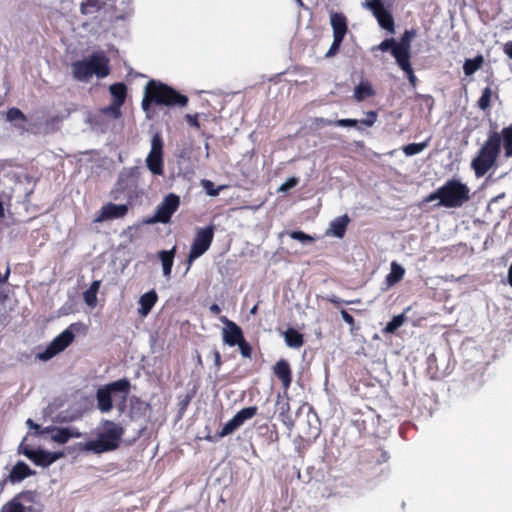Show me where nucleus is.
Segmentation results:
<instances>
[{
    "mask_svg": "<svg viewBox=\"0 0 512 512\" xmlns=\"http://www.w3.org/2000/svg\"><path fill=\"white\" fill-rule=\"evenodd\" d=\"M188 101L186 95L179 93L173 87L151 79L145 85L141 106L148 114L152 106L185 107Z\"/></svg>",
    "mask_w": 512,
    "mask_h": 512,
    "instance_id": "f257e3e1",
    "label": "nucleus"
},
{
    "mask_svg": "<svg viewBox=\"0 0 512 512\" xmlns=\"http://www.w3.org/2000/svg\"><path fill=\"white\" fill-rule=\"evenodd\" d=\"M72 72L75 79L87 81L92 75L104 78L109 75V58L103 51L92 53L87 59L72 63Z\"/></svg>",
    "mask_w": 512,
    "mask_h": 512,
    "instance_id": "f03ea898",
    "label": "nucleus"
},
{
    "mask_svg": "<svg viewBox=\"0 0 512 512\" xmlns=\"http://www.w3.org/2000/svg\"><path fill=\"white\" fill-rule=\"evenodd\" d=\"M500 155V139L496 133H488L486 141L471 162L477 177L484 176L495 164Z\"/></svg>",
    "mask_w": 512,
    "mask_h": 512,
    "instance_id": "7ed1b4c3",
    "label": "nucleus"
},
{
    "mask_svg": "<svg viewBox=\"0 0 512 512\" xmlns=\"http://www.w3.org/2000/svg\"><path fill=\"white\" fill-rule=\"evenodd\" d=\"M123 435V427L113 421L106 420L104 422V430L99 433L95 440L86 442L84 449L96 454L113 451L119 447Z\"/></svg>",
    "mask_w": 512,
    "mask_h": 512,
    "instance_id": "20e7f679",
    "label": "nucleus"
},
{
    "mask_svg": "<svg viewBox=\"0 0 512 512\" xmlns=\"http://www.w3.org/2000/svg\"><path fill=\"white\" fill-rule=\"evenodd\" d=\"M87 330V325L82 322H75L70 324L64 331H62L50 342V344L43 352L37 355V358L42 361H47L53 358L73 343L75 334H86Z\"/></svg>",
    "mask_w": 512,
    "mask_h": 512,
    "instance_id": "39448f33",
    "label": "nucleus"
},
{
    "mask_svg": "<svg viewBox=\"0 0 512 512\" xmlns=\"http://www.w3.org/2000/svg\"><path fill=\"white\" fill-rule=\"evenodd\" d=\"M441 206L446 208L461 207L470 198L469 187L458 179H450L439 187Z\"/></svg>",
    "mask_w": 512,
    "mask_h": 512,
    "instance_id": "423d86ee",
    "label": "nucleus"
},
{
    "mask_svg": "<svg viewBox=\"0 0 512 512\" xmlns=\"http://www.w3.org/2000/svg\"><path fill=\"white\" fill-rule=\"evenodd\" d=\"M131 383L127 378H122L100 387L96 392L97 407L102 413L110 412L113 408L112 395L123 394V400H127Z\"/></svg>",
    "mask_w": 512,
    "mask_h": 512,
    "instance_id": "0eeeda50",
    "label": "nucleus"
},
{
    "mask_svg": "<svg viewBox=\"0 0 512 512\" xmlns=\"http://www.w3.org/2000/svg\"><path fill=\"white\" fill-rule=\"evenodd\" d=\"M0 512H42L39 494L33 490H23L6 502Z\"/></svg>",
    "mask_w": 512,
    "mask_h": 512,
    "instance_id": "6e6552de",
    "label": "nucleus"
},
{
    "mask_svg": "<svg viewBox=\"0 0 512 512\" xmlns=\"http://www.w3.org/2000/svg\"><path fill=\"white\" fill-rule=\"evenodd\" d=\"M214 230L213 225H208L197 230L187 256V270H189L196 259L201 257L210 248L214 239Z\"/></svg>",
    "mask_w": 512,
    "mask_h": 512,
    "instance_id": "1a4fd4ad",
    "label": "nucleus"
},
{
    "mask_svg": "<svg viewBox=\"0 0 512 512\" xmlns=\"http://www.w3.org/2000/svg\"><path fill=\"white\" fill-rule=\"evenodd\" d=\"M164 143L160 133H155L151 139V150L146 158L149 171L157 176L164 175Z\"/></svg>",
    "mask_w": 512,
    "mask_h": 512,
    "instance_id": "9d476101",
    "label": "nucleus"
},
{
    "mask_svg": "<svg viewBox=\"0 0 512 512\" xmlns=\"http://www.w3.org/2000/svg\"><path fill=\"white\" fill-rule=\"evenodd\" d=\"M179 206L180 197L174 193H169L163 198L162 202L157 206L154 216L149 218L146 221V223H169L172 215L178 210Z\"/></svg>",
    "mask_w": 512,
    "mask_h": 512,
    "instance_id": "9b49d317",
    "label": "nucleus"
},
{
    "mask_svg": "<svg viewBox=\"0 0 512 512\" xmlns=\"http://www.w3.org/2000/svg\"><path fill=\"white\" fill-rule=\"evenodd\" d=\"M19 453L23 454L36 466L49 467L64 456L63 452H51L43 449H32L27 445L19 446Z\"/></svg>",
    "mask_w": 512,
    "mask_h": 512,
    "instance_id": "f8f14e48",
    "label": "nucleus"
},
{
    "mask_svg": "<svg viewBox=\"0 0 512 512\" xmlns=\"http://www.w3.org/2000/svg\"><path fill=\"white\" fill-rule=\"evenodd\" d=\"M220 321L224 324L221 333L223 342L230 347L236 346L244 337L242 328L226 316H221Z\"/></svg>",
    "mask_w": 512,
    "mask_h": 512,
    "instance_id": "ddd939ff",
    "label": "nucleus"
},
{
    "mask_svg": "<svg viewBox=\"0 0 512 512\" xmlns=\"http://www.w3.org/2000/svg\"><path fill=\"white\" fill-rule=\"evenodd\" d=\"M128 205L127 204H115L109 202L103 205L94 219V222L100 223L107 220L123 218L128 213Z\"/></svg>",
    "mask_w": 512,
    "mask_h": 512,
    "instance_id": "4468645a",
    "label": "nucleus"
},
{
    "mask_svg": "<svg viewBox=\"0 0 512 512\" xmlns=\"http://www.w3.org/2000/svg\"><path fill=\"white\" fill-rule=\"evenodd\" d=\"M414 35V30H406L404 34L401 36L400 41H396L397 46L394 49V58L396 61L411 59V40L414 37Z\"/></svg>",
    "mask_w": 512,
    "mask_h": 512,
    "instance_id": "2eb2a0df",
    "label": "nucleus"
},
{
    "mask_svg": "<svg viewBox=\"0 0 512 512\" xmlns=\"http://www.w3.org/2000/svg\"><path fill=\"white\" fill-rule=\"evenodd\" d=\"M273 373L281 381L283 389L287 391L292 383V370L289 362L285 359L278 360L273 366Z\"/></svg>",
    "mask_w": 512,
    "mask_h": 512,
    "instance_id": "dca6fc26",
    "label": "nucleus"
},
{
    "mask_svg": "<svg viewBox=\"0 0 512 512\" xmlns=\"http://www.w3.org/2000/svg\"><path fill=\"white\" fill-rule=\"evenodd\" d=\"M35 471H33L25 462L18 461L11 469L10 474L8 475V480L12 484L19 483L26 479L27 477L33 476Z\"/></svg>",
    "mask_w": 512,
    "mask_h": 512,
    "instance_id": "f3484780",
    "label": "nucleus"
},
{
    "mask_svg": "<svg viewBox=\"0 0 512 512\" xmlns=\"http://www.w3.org/2000/svg\"><path fill=\"white\" fill-rule=\"evenodd\" d=\"M157 301L158 295L155 290H150L141 295L139 299L138 314L141 317H146L151 312Z\"/></svg>",
    "mask_w": 512,
    "mask_h": 512,
    "instance_id": "a211bd4d",
    "label": "nucleus"
},
{
    "mask_svg": "<svg viewBox=\"0 0 512 512\" xmlns=\"http://www.w3.org/2000/svg\"><path fill=\"white\" fill-rule=\"evenodd\" d=\"M330 23L333 29V36L344 38L347 31V18L344 14L333 12L330 17Z\"/></svg>",
    "mask_w": 512,
    "mask_h": 512,
    "instance_id": "6ab92c4d",
    "label": "nucleus"
},
{
    "mask_svg": "<svg viewBox=\"0 0 512 512\" xmlns=\"http://www.w3.org/2000/svg\"><path fill=\"white\" fill-rule=\"evenodd\" d=\"M489 133H496L500 139V147L503 146L504 156L512 157V124L504 127L501 132L491 130Z\"/></svg>",
    "mask_w": 512,
    "mask_h": 512,
    "instance_id": "aec40b11",
    "label": "nucleus"
},
{
    "mask_svg": "<svg viewBox=\"0 0 512 512\" xmlns=\"http://www.w3.org/2000/svg\"><path fill=\"white\" fill-rule=\"evenodd\" d=\"M175 254L176 246H173L170 250H161L158 252V257L162 263L163 275L166 279L171 278Z\"/></svg>",
    "mask_w": 512,
    "mask_h": 512,
    "instance_id": "412c9836",
    "label": "nucleus"
},
{
    "mask_svg": "<svg viewBox=\"0 0 512 512\" xmlns=\"http://www.w3.org/2000/svg\"><path fill=\"white\" fill-rule=\"evenodd\" d=\"M349 222L350 219L347 215L337 217L330 223V228L328 229L327 234H331L337 238H343Z\"/></svg>",
    "mask_w": 512,
    "mask_h": 512,
    "instance_id": "4be33fe9",
    "label": "nucleus"
},
{
    "mask_svg": "<svg viewBox=\"0 0 512 512\" xmlns=\"http://www.w3.org/2000/svg\"><path fill=\"white\" fill-rule=\"evenodd\" d=\"M81 433L74 428H59L54 429L51 439L59 444L67 443L71 438H79Z\"/></svg>",
    "mask_w": 512,
    "mask_h": 512,
    "instance_id": "5701e85b",
    "label": "nucleus"
},
{
    "mask_svg": "<svg viewBox=\"0 0 512 512\" xmlns=\"http://www.w3.org/2000/svg\"><path fill=\"white\" fill-rule=\"evenodd\" d=\"M284 340L288 347L299 349L304 345V336L294 328H288L284 332Z\"/></svg>",
    "mask_w": 512,
    "mask_h": 512,
    "instance_id": "b1692460",
    "label": "nucleus"
},
{
    "mask_svg": "<svg viewBox=\"0 0 512 512\" xmlns=\"http://www.w3.org/2000/svg\"><path fill=\"white\" fill-rule=\"evenodd\" d=\"M240 426L241 424L239 423V421H237V418L234 416L223 426L221 431L217 432L214 436H207L206 439L211 442H216L219 439L232 434Z\"/></svg>",
    "mask_w": 512,
    "mask_h": 512,
    "instance_id": "393cba45",
    "label": "nucleus"
},
{
    "mask_svg": "<svg viewBox=\"0 0 512 512\" xmlns=\"http://www.w3.org/2000/svg\"><path fill=\"white\" fill-rule=\"evenodd\" d=\"M109 91L113 102H116L117 105H123L125 103L127 97V87L123 82L110 85Z\"/></svg>",
    "mask_w": 512,
    "mask_h": 512,
    "instance_id": "a878e982",
    "label": "nucleus"
},
{
    "mask_svg": "<svg viewBox=\"0 0 512 512\" xmlns=\"http://www.w3.org/2000/svg\"><path fill=\"white\" fill-rule=\"evenodd\" d=\"M404 274H405V269L401 265H399L397 262L393 261L391 263V271L386 276V279H385L386 284L389 287L396 285L398 282H400L403 279Z\"/></svg>",
    "mask_w": 512,
    "mask_h": 512,
    "instance_id": "bb28decb",
    "label": "nucleus"
},
{
    "mask_svg": "<svg viewBox=\"0 0 512 512\" xmlns=\"http://www.w3.org/2000/svg\"><path fill=\"white\" fill-rule=\"evenodd\" d=\"M375 95L372 85L368 81H361L354 91V98L356 101L361 102L368 97Z\"/></svg>",
    "mask_w": 512,
    "mask_h": 512,
    "instance_id": "cd10ccee",
    "label": "nucleus"
},
{
    "mask_svg": "<svg viewBox=\"0 0 512 512\" xmlns=\"http://www.w3.org/2000/svg\"><path fill=\"white\" fill-rule=\"evenodd\" d=\"M100 288V281H93L90 287L83 293V299L85 303L94 308L97 305V293Z\"/></svg>",
    "mask_w": 512,
    "mask_h": 512,
    "instance_id": "c85d7f7f",
    "label": "nucleus"
},
{
    "mask_svg": "<svg viewBox=\"0 0 512 512\" xmlns=\"http://www.w3.org/2000/svg\"><path fill=\"white\" fill-rule=\"evenodd\" d=\"M484 63L482 55H477L473 59H466L463 64V71L466 76H471L477 70H479Z\"/></svg>",
    "mask_w": 512,
    "mask_h": 512,
    "instance_id": "c756f323",
    "label": "nucleus"
},
{
    "mask_svg": "<svg viewBox=\"0 0 512 512\" xmlns=\"http://www.w3.org/2000/svg\"><path fill=\"white\" fill-rule=\"evenodd\" d=\"M397 65L405 72L408 81L412 87H416L417 85V77L414 74V70L411 65V59L396 61Z\"/></svg>",
    "mask_w": 512,
    "mask_h": 512,
    "instance_id": "7c9ffc66",
    "label": "nucleus"
},
{
    "mask_svg": "<svg viewBox=\"0 0 512 512\" xmlns=\"http://www.w3.org/2000/svg\"><path fill=\"white\" fill-rule=\"evenodd\" d=\"M279 405V417L281 418L282 422L287 425L291 426L293 424L289 412H290V404H289V398H286L285 400L282 399L281 401H278Z\"/></svg>",
    "mask_w": 512,
    "mask_h": 512,
    "instance_id": "2f4dec72",
    "label": "nucleus"
},
{
    "mask_svg": "<svg viewBox=\"0 0 512 512\" xmlns=\"http://www.w3.org/2000/svg\"><path fill=\"white\" fill-rule=\"evenodd\" d=\"M491 99H492V89H491V87L487 86L482 90V94L477 101L478 108L482 111L488 110L491 106Z\"/></svg>",
    "mask_w": 512,
    "mask_h": 512,
    "instance_id": "473e14b6",
    "label": "nucleus"
},
{
    "mask_svg": "<svg viewBox=\"0 0 512 512\" xmlns=\"http://www.w3.org/2000/svg\"><path fill=\"white\" fill-rule=\"evenodd\" d=\"M405 322L404 314H399L394 316L391 321L387 323L385 328L383 329V333L385 334H393L396 332L398 328H400Z\"/></svg>",
    "mask_w": 512,
    "mask_h": 512,
    "instance_id": "72a5a7b5",
    "label": "nucleus"
},
{
    "mask_svg": "<svg viewBox=\"0 0 512 512\" xmlns=\"http://www.w3.org/2000/svg\"><path fill=\"white\" fill-rule=\"evenodd\" d=\"M429 143V139L421 143H410L403 147V152L406 156H413L421 153Z\"/></svg>",
    "mask_w": 512,
    "mask_h": 512,
    "instance_id": "f704fd0d",
    "label": "nucleus"
},
{
    "mask_svg": "<svg viewBox=\"0 0 512 512\" xmlns=\"http://www.w3.org/2000/svg\"><path fill=\"white\" fill-rule=\"evenodd\" d=\"M258 408L256 406H249L238 411L234 416L237 421L242 425L246 420L253 418L257 414Z\"/></svg>",
    "mask_w": 512,
    "mask_h": 512,
    "instance_id": "c9c22d12",
    "label": "nucleus"
},
{
    "mask_svg": "<svg viewBox=\"0 0 512 512\" xmlns=\"http://www.w3.org/2000/svg\"><path fill=\"white\" fill-rule=\"evenodd\" d=\"M377 21L379 25L390 32H394V19L390 12L387 10L385 12H382V14L378 15Z\"/></svg>",
    "mask_w": 512,
    "mask_h": 512,
    "instance_id": "e433bc0d",
    "label": "nucleus"
},
{
    "mask_svg": "<svg viewBox=\"0 0 512 512\" xmlns=\"http://www.w3.org/2000/svg\"><path fill=\"white\" fill-rule=\"evenodd\" d=\"M6 115H7V120L10 122H14L17 120H20L23 122L27 121L26 115L19 108H16V107L9 108Z\"/></svg>",
    "mask_w": 512,
    "mask_h": 512,
    "instance_id": "4c0bfd02",
    "label": "nucleus"
},
{
    "mask_svg": "<svg viewBox=\"0 0 512 512\" xmlns=\"http://www.w3.org/2000/svg\"><path fill=\"white\" fill-rule=\"evenodd\" d=\"M99 0H83L80 4V12L82 15H88L98 8Z\"/></svg>",
    "mask_w": 512,
    "mask_h": 512,
    "instance_id": "58836bf2",
    "label": "nucleus"
},
{
    "mask_svg": "<svg viewBox=\"0 0 512 512\" xmlns=\"http://www.w3.org/2000/svg\"><path fill=\"white\" fill-rule=\"evenodd\" d=\"M236 346H238L240 354L242 355V357H244V358H251L252 357L253 348H252L251 344L246 341L245 337H243L236 344Z\"/></svg>",
    "mask_w": 512,
    "mask_h": 512,
    "instance_id": "ea45409f",
    "label": "nucleus"
},
{
    "mask_svg": "<svg viewBox=\"0 0 512 512\" xmlns=\"http://www.w3.org/2000/svg\"><path fill=\"white\" fill-rule=\"evenodd\" d=\"M202 187L205 189L209 196H217L224 186L215 187L214 183L210 180H202Z\"/></svg>",
    "mask_w": 512,
    "mask_h": 512,
    "instance_id": "a19ab883",
    "label": "nucleus"
},
{
    "mask_svg": "<svg viewBox=\"0 0 512 512\" xmlns=\"http://www.w3.org/2000/svg\"><path fill=\"white\" fill-rule=\"evenodd\" d=\"M367 6L373 12L375 17L386 11L382 0H369Z\"/></svg>",
    "mask_w": 512,
    "mask_h": 512,
    "instance_id": "79ce46f5",
    "label": "nucleus"
},
{
    "mask_svg": "<svg viewBox=\"0 0 512 512\" xmlns=\"http://www.w3.org/2000/svg\"><path fill=\"white\" fill-rule=\"evenodd\" d=\"M396 40L394 38H388L383 40L377 47V49L381 51H391L392 56L394 57V49L396 47Z\"/></svg>",
    "mask_w": 512,
    "mask_h": 512,
    "instance_id": "37998d69",
    "label": "nucleus"
},
{
    "mask_svg": "<svg viewBox=\"0 0 512 512\" xmlns=\"http://www.w3.org/2000/svg\"><path fill=\"white\" fill-rule=\"evenodd\" d=\"M344 38L333 36V42L330 46L329 50L326 53V57L334 56L340 49V46L343 42Z\"/></svg>",
    "mask_w": 512,
    "mask_h": 512,
    "instance_id": "c03bdc74",
    "label": "nucleus"
},
{
    "mask_svg": "<svg viewBox=\"0 0 512 512\" xmlns=\"http://www.w3.org/2000/svg\"><path fill=\"white\" fill-rule=\"evenodd\" d=\"M289 236L294 239L298 240L300 242H313L314 238L303 231H292L289 233Z\"/></svg>",
    "mask_w": 512,
    "mask_h": 512,
    "instance_id": "a18cd8bd",
    "label": "nucleus"
},
{
    "mask_svg": "<svg viewBox=\"0 0 512 512\" xmlns=\"http://www.w3.org/2000/svg\"><path fill=\"white\" fill-rule=\"evenodd\" d=\"M298 183H299V178L290 177L278 188V192H287L288 190L297 186Z\"/></svg>",
    "mask_w": 512,
    "mask_h": 512,
    "instance_id": "49530a36",
    "label": "nucleus"
},
{
    "mask_svg": "<svg viewBox=\"0 0 512 512\" xmlns=\"http://www.w3.org/2000/svg\"><path fill=\"white\" fill-rule=\"evenodd\" d=\"M121 107H122V105H117L116 102L112 101L109 106H107L106 108L103 109V112L105 114H110V115L114 116L115 118H118L121 115Z\"/></svg>",
    "mask_w": 512,
    "mask_h": 512,
    "instance_id": "de8ad7c7",
    "label": "nucleus"
},
{
    "mask_svg": "<svg viewBox=\"0 0 512 512\" xmlns=\"http://www.w3.org/2000/svg\"><path fill=\"white\" fill-rule=\"evenodd\" d=\"M376 120H377V113L375 111H368L366 113V118L365 119H361L360 123L365 125V126H367V127H371V126L374 125Z\"/></svg>",
    "mask_w": 512,
    "mask_h": 512,
    "instance_id": "09e8293b",
    "label": "nucleus"
},
{
    "mask_svg": "<svg viewBox=\"0 0 512 512\" xmlns=\"http://www.w3.org/2000/svg\"><path fill=\"white\" fill-rule=\"evenodd\" d=\"M130 405H131V410L132 411L134 409H137V410L144 409V410H146L147 407L149 406L147 403H145L144 401H142L140 398H138L136 396H133L131 398Z\"/></svg>",
    "mask_w": 512,
    "mask_h": 512,
    "instance_id": "8fccbe9b",
    "label": "nucleus"
},
{
    "mask_svg": "<svg viewBox=\"0 0 512 512\" xmlns=\"http://www.w3.org/2000/svg\"><path fill=\"white\" fill-rule=\"evenodd\" d=\"M360 123L357 119H339L334 121V125L341 127H356Z\"/></svg>",
    "mask_w": 512,
    "mask_h": 512,
    "instance_id": "3c124183",
    "label": "nucleus"
},
{
    "mask_svg": "<svg viewBox=\"0 0 512 512\" xmlns=\"http://www.w3.org/2000/svg\"><path fill=\"white\" fill-rule=\"evenodd\" d=\"M211 354L213 356V360H214V365H215L216 371H219L221 369V366H222L221 354H220V352H219V350L217 348H214L211 351Z\"/></svg>",
    "mask_w": 512,
    "mask_h": 512,
    "instance_id": "603ef678",
    "label": "nucleus"
},
{
    "mask_svg": "<svg viewBox=\"0 0 512 512\" xmlns=\"http://www.w3.org/2000/svg\"><path fill=\"white\" fill-rule=\"evenodd\" d=\"M353 425L358 429V431L361 433V432H365L367 427H366V421L365 419L362 418V415H360L359 417L353 419Z\"/></svg>",
    "mask_w": 512,
    "mask_h": 512,
    "instance_id": "864d4df0",
    "label": "nucleus"
},
{
    "mask_svg": "<svg viewBox=\"0 0 512 512\" xmlns=\"http://www.w3.org/2000/svg\"><path fill=\"white\" fill-rule=\"evenodd\" d=\"M341 316H342L343 320L350 326V330L353 331L354 326H355V320H354L353 316L350 315L344 309L341 310Z\"/></svg>",
    "mask_w": 512,
    "mask_h": 512,
    "instance_id": "5fc2aeb1",
    "label": "nucleus"
},
{
    "mask_svg": "<svg viewBox=\"0 0 512 512\" xmlns=\"http://www.w3.org/2000/svg\"><path fill=\"white\" fill-rule=\"evenodd\" d=\"M185 119L186 121L188 122V124L196 129H199L200 128V122L198 120V115L195 114V115H190V114H187L185 116Z\"/></svg>",
    "mask_w": 512,
    "mask_h": 512,
    "instance_id": "6e6d98bb",
    "label": "nucleus"
},
{
    "mask_svg": "<svg viewBox=\"0 0 512 512\" xmlns=\"http://www.w3.org/2000/svg\"><path fill=\"white\" fill-rule=\"evenodd\" d=\"M326 300L334 305H339L341 304L342 302L346 303V304H350L352 303L351 301H342L339 297H337L336 295H331V296H328L326 298Z\"/></svg>",
    "mask_w": 512,
    "mask_h": 512,
    "instance_id": "4d7b16f0",
    "label": "nucleus"
},
{
    "mask_svg": "<svg viewBox=\"0 0 512 512\" xmlns=\"http://www.w3.org/2000/svg\"><path fill=\"white\" fill-rule=\"evenodd\" d=\"M439 200V203H438V206H441V195L439 194V188L434 191L433 193H431L427 198H426V201L427 202H431V201H434V200Z\"/></svg>",
    "mask_w": 512,
    "mask_h": 512,
    "instance_id": "13d9d810",
    "label": "nucleus"
},
{
    "mask_svg": "<svg viewBox=\"0 0 512 512\" xmlns=\"http://www.w3.org/2000/svg\"><path fill=\"white\" fill-rule=\"evenodd\" d=\"M417 98L422 99L426 104H428L430 109L434 104V99L431 95H417Z\"/></svg>",
    "mask_w": 512,
    "mask_h": 512,
    "instance_id": "bf43d9fd",
    "label": "nucleus"
},
{
    "mask_svg": "<svg viewBox=\"0 0 512 512\" xmlns=\"http://www.w3.org/2000/svg\"><path fill=\"white\" fill-rule=\"evenodd\" d=\"M315 122L317 125H321V126L334 125V121L325 119V118H316Z\"/></svg>",
    "mask_w": 512,
    "mask_h": 512,
    "instance_id": "052dcab7",
    "label": "nucleus"
},
{
    "mask_svg": "<svg viewBox=\"0 0 512 512\" xmlns=\"http://www.w3.org/2000/svg\"><path fill=\"white\" fill-rule=\"evenodd\" d=\"M503 51L510 59H512V41L504 44Z\"/></svg>",
    "mask_w": 512,
    "mask_h": 512,
    "instance_id": "680f3d73",
    "label": "nucleus"
},
{
    "mask_svg": "<svg viewBox=\"0 0 512 512\" xmlns=\"http://www.w3.org/2000/svg\"><path fill=\"white\" fill-rule=\"evenodd\" d=\"M210 312L213 315H219L221 313V308L218 304L214 303L209 307Z\"/></svg>",
    "mask_w": 512,
    "mask_h": 512,
    "instance_id": "e2e57ef3",
    "label": "nucleus"
},
{
    "mask_svg": "<svg viewBox=\"0 0 512 512\" xmlns=\"http://www.w3.org/2000/svg\"><path fill=\"white\" fill-rule=\"evenodd\" d=\"M9 275H10V268L9 266L6 268V271L4 274H0V283H5L7 282L8 278H9Z\"/></svg>",
    "mask_w": 512,
    "mask_h": 512,
    "instance_id": "0e129e2a",
    "label": "nucleus"
},
{
    "mask_svg": "<svg viewBox=\"0 0 512 512\" xmlns=\"http://www.w3.org/2000/svg\"><path fill=\"white\" fill-rule=\"evenodd\" d=\"M117 408L120 413H123L126 409V400H123V394H121V401L118 403Z\"/></svg>",
    "mask_w": 512,
    "mask_h": 512,
    "instance_id": "69168bd1",
    "label": "nucleus"
},
{
    "mask_svg": "<svg viewBox=\"0 0 512 512\" xmlns=\"http://www.w3.org/2000/svg\"><path fill=\"white\" fill-rule=\"evenodd\" d=\"M26 423L30 428L39 432L41 426L39 424L34 423L32 419H28Z\"/></svg>",
    "mask_w": 512,
    "mask_h": 512,
    "instance_id": "338daca9",
    "label": "nucleus"
},
{
    "mask_svg": "<svg viewBox=\"0 0 512 512\" xmlns=\"http://www.w3.org/2000/svg\"><path fill=\"white\" fill-rule=\"evenodd\" d=\"M508 282H509L510 286L512 287V264L510 265L509 270H508Z\"/></svg>",
    "mask_w": 512,
    "mask_h": 512,
    "instance_id": "774afa93",
    "label": "nucleus"
}]
</instances>
